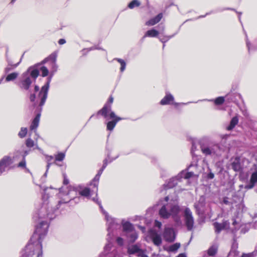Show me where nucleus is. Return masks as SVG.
Instances as JSON below:
<instances>
[{
  "label": "nucleus",
  "instance_id": "obj_1",
  "mask_svg": "<svg viewBox=\"0 0 257 257\" xmlns=\"http://www.w3.org/2000/svg\"><path fill=\"white\" fill-rule=\"evenodd\" d=\"M47 221H41L36 227L29 242L22 251V257H42V241L48 232Z\"/></svg>",
  "mask_w": 257,
  "mask_h": 257
},
{
  "label": "nucleus",
  "instance_id": "obj_2",
  "mask_svg": "<svg viewBox=\"0 0 257 257\" xmlns=\"http://www.w3.org/2000/svg\"><path fill=\"white\" fill-rule=\"evenodd\" d=\"M113 102V97L111 95L102 108L96 113V115L97 116L101 115L104 118L111 119V120L108 121L106 123V130L109 131H112L115 127L116 123L122 119V118L117 116L114 111H111Z\"/></svg>",
  "mask_w": 257,
  "mask_h": 257
},
{
  "label": "nucleus",
  "instance_id": "obj_3",
  "mask_svg": "<svg viewBox=\"0 0 257 257\" xmlns=\"http://www.w3.org/2000/svg\"><path fill=\"white\" fill-rule=\"evenodd\" d=\"M184 220L187 230L191 231L194 227V221L192 215V212L189 208H186L184 210Z\"/></svg>",
  "mask_w": 257,
  "mask_h": 257
},
{
  "label": "nucleus",
  "instance_id": "obj_4",
  "mask_svg": "<svg viewBox=\"0 0 257 257\" xmlns=\"http://www.w3.org/2000/svg\"><path fill=\"white\" fill-rule=\"evenodd\" d=\"M68 189V192H67V195H70L71 194V192L72 191H74L75 192V195H77V192H78L79 193V195H80L81 196L85 197H88L91 195V193L92 192H94V190H92V191H90V189L89 188L85 187L81 190H78V189L76 187H75L73 186L69 185L67 187Z\"/></svg>",
  "mask_w": 257,
  "mask_h": 257
},
{
  "label": "nucleus",
  "instance_id": "obj_5",
  "mask_svg": "<svg viewBox=\"0 0 257 257\" xmlns=\"http://www.w3.org/2000/svg\"><path fill=\"white\" fill-rule=\"evenodd\" d=\"M49 87V81L43 86L39 92V96L40 97V102L39 105L42 106L45 103L48 95V92Z\"/></svg>",
  "mask_w": 257,
  "mask_h": 257
},
{
  "label": "nucleus",
  "instance_id": "obj_6",
  "mask_svg": "<svg viewBox=\"0 0 257 257\" xmlns=\"http://www.w3.org/2000/svg\"><path fill=\"white\" fill-rule=\"evenodd\" d=\"M163 237L167 242H173L176 238L173 229L171 228H165L163 233Z\"/></svg>",
  "mask_w": 257,
  "mask_h": 257
},
{
  "label": "nucleus",
  "instance_id": "obj_7",
  "mask_svg": "<svg viewBox=\"0 0 257 257\" xmlns=\"http://www.w3.org/2000/svg\"><path fill=\"white\" fill-rule=\"evenodd\" d=\"M13 163L12 158L10 156H5L0 160V175L2 174L7 167Z\"/></svg>",
  "mask_w": 257,
  "mask_h": 257
},
{
  "label": "nucleus",
  "instance_id": "obj_8",
  "mask_svg": "<svg viewBox=\"0 0 257 257\" xmlns=\"http://www.w3.org/2000/svg\"><path fill=\"white\" fill-rule=\"evenodd\" d=\"M150 238L154 244L157 246L161 244L162 241L161 236L155 230H151L149 232Z\"/></svg>",
  "mask_w": 257,
  "mask_h": 257
},
{
  "label": "nucleus",
  "instance_id": "obj_9",
  "mask_svg": "<svg viewBox=\"0 0 257 257\" xmlns=\"http://www.w3.org/2000/svg\"><path fill=\"white\" fill-rule=\"evenodd\" d=\"M32 82L30 77H27L24 79L20 81L19 86L21 89L28 90L32 84Z\"/></svg>",
  "mask_w": 257,
  "mask_h": 257
},
{
  "label": "nucleus",
  "instance_id": "obj_10",
  "mask_svg": "<svg viewBox=\"0 0 257 257\" xmlns=\"http://www.w3.org/2000/svg\"><path fill=\"white\" fill-rule=\"evenodd\" d=\"M162 17V14L160 13L154 18L151 19L148 21L146 22V25L148 26H154L155 24L158 23L161 21Z\"/></svg>",
  "mask_w": 257,
  "mask_h": 257
},
{
  "label": "nucleus",
  "instance_id": "obj_11",
  "mask_svg": "<svg viewBox=\"0 0 257 257\" xmlns=\"http://www.w3.org/2000/svg\"><path fill=\"white\" fill-rule=\"evenodd\" d=\"M232 169L235 172H240L242 170V167L239 158H235L231 164Z\"/></svg>",
  "mask_w": 257,
  "mask_h": 257
},
{
  "label": "nucleus",
  "instance_id": "obj_12",
  "mask_svg": "<svg viewBox=\"0 0 257 257\" xmlns=\"http://www.w3.org/2000/svg\"><path fill=\"white\" fill-rule=\"evenodd\" d=\"M174 100V97L171 94H168L161 100L160 104L162 105L171 104Z\"/></svg>",
  "mask_w": 257,
  "mask_h": 257
},
{
  "label": "nucleus",
  "instance_id": "obj_13",
  "mask_svg": "<svg viewBox=\"0 0 257 257\" xmlns=\"http://www.w3.org/2000/svg\"><path fill=\"white\" fill-rule=\"evenodd\" d=\"M257 183V170L252 173L250 178L249 185L246 187L248 189H251L254 186L255 183Z\"/></svg>",
  "mask_w": 257,
  "mask_h": 257
},
{
  "label": "nucleus",
  "instance_id": "obj_14",
  "mask_svg": "<svg viewBox=\"0 0 257 257\" xmlns=\"http://www.w3.org/2000/svg\"><path fill=\"white\" fill-rule=\"evenodd\" d=\"M40 117V114L38 113L36 115L30 125V128L31 130H34L37 128L39 125V120Z\"/></svg>",
  "mask_w": 257,
  "mask_h": 257
},
{
  "label": "nucleus",
  "instance_id": "obj_15",
  "mask_svg": "<svg viewBox=\"0 0 257 257\" xmlns=\"http://www.w3.org/2000/svg\"><path fill=\"white\" fill-rule=\"evenodd\" d=\"M159 214L161 217L164 219H167L170 216V213L167 211L165 205H163L160 209Z\"/></svg>",
  "mask_w": 257,
  "mask_h": 257
},
{
  "label": "nucleus",
  "instance_id": "obj_16",
  "mask_svg": "<svg viewBox=\"0 0 257 257\" xmlns=\"http://www.w3.org/2000/svg\"><path fill=\"white\" fill-rule=\"evenodd\" d=\"M238 122V118L237 116H235L232 118L230 120L229 125L226 127L227 131L233 130Z\"/></svg>",
  "mask_w": 257,
  "mask_h": 257
},
{
  "label": "nucleus",
  "instance_id": "obj_17",
  "mask_svg": "<svg viewBox=\"0 0 257 257\" xmlns=\"http://www.w3.org/2000/svg\"><path fill=\"white\" fill-rule=\"evenodd\" d=\"M140 252H142V249L136 244L133 245L127 248V253L130 254H134Z\"/></svg>",
  "mask_w": 257,
  "mask_h": 257
},
{
  "label": "nucleus",
  "instance_id": "obj_18",
  "mask_svg": "<svg viewBox=\"0 0 257 257\" xmlns=\"http://www.w3.org/2000/svg\"><path fill=\"white\" fill-rule=\"evenodd\" d=\"M180 210V207L178 205H173L170 209V215L175 218L176 217Z\"/></svg>",
  "mask_w": 257,
  "mask_h": 257
},
{
  "label": "nucleus",
  "instance_id": "obj_19",
  "mask_svg": "<svg viewBox=\"0 0 257 257\" xmlns=\"http://www.w3.org/2000/svg\"><path fill=\"white\" fill-rule=\"evenodd\" d=\"M123 230L124 232H131L134 230L133 225L130 222L126 221L122 223Z\"/></svg>",
  "mask_w": 257,
  "mask_h": 257
},
{
  "label": "nucleus",
  "instance_id": "obj_20",
  "mask_svg": "<svg viewBox=\"0 0 257 257\" xmlns=\"http://www.w3.org/2000/svg\"><path fill=\"white\" fill-rule=\"evenodd\" d=\"M159 33V32L154 29H152L151 30H148L147 31L146 34H145L144 38L145 37H156L158 36Z\"/></svg>",
  "mask_w": 257,
  "mask_h": 257
},
{
  "label": "nucleus",
  "instance_id": "obj_21",
  "mask_svg": "<svg viewBox=\"0 0 257 257\" xmlns=\"http://www.w3.org/2000/svg\"><path fill=\"white\" fill-rule=\"evenodd\" d=\"M57 57V53L56 52L52 53L47 58H46L44 61L48 62L50 61L53 64H54L56 62V59Z\"/></svg>",
  "mask_w": 257,
  "mask_h": 257
},
{
  "label": "nucleus",
  "instance_id": "obj_22",
  "mask_svg": "<svg viewBox=\"0 0 257 257\" xmlns=\"http://www.w3.org/2000/svg\"><path fill=\"white\" fill-rule=\"evenodd\" d=\"M180 246L181 244L180 243L176 242L169 246L166 250L168 252H175L180 247Z\"/></svg>",
  "mask_w": 257,
  "mask_h": 257
},
{
  "label": "nucleus",
  "instance_id": "obj_23",
  "mask_svg": "<svg viewBox=\"0 0 257 257\" xmlns=\"http://www.w3.org/2000/svg\"><path fill=\"white\" fill-rule=\"evenodd\" d=\"M217 246L216 245H212L207 250V254L209 256H212L215 255L217 252Z\"/></svg>",
  "mask_w": 257,
  "mask_h": 257
},
{
  "label": "nucleus",
  "instance_id": "obj_24",
  "mask_svg": "<svg viewBox=\"0 0 257 257\" xmlns=\"http://www.w3.org/2000/svg\"><path fill=\"white\" fill-rule=\"evenodd\" d=\"M213 225L215 229V232L217 234L219 233L222 230H224V228H223L222 225L221 223L215 222L213 223Z\"/></svg>",
  "mask_w": 257,
  "mask_h": 257
},
{
  "label": "nucleus",
  "instance_id": "obj_25",
  "mask_svg": "<svg viewBox=\"0 0 257 257\" xmlns=\"http://www.w3.org/2000/svg\"><path fill=\"white\" fill-rule=\"evenodd\" d=\"M214 103L216 105H220L222 104L224 101L225 99L224 97L223 96H219L218 97H216L214 100Z\"/></svg>",
  "mask_w": 257,
  "mask_h": 257
},
{
  "label": "nucleus",
  "instance_id": "obj_26",
  "mask_svg": "<svg viewBox=\"0 0 257 257\" xmlns=\"http://www.w3.org/2000/svg\"><path fill=\"white\" fill-rule=\"evenodd\" d=\"M18 76V74L16 72L10 73L7 75L6 78V81H10L15 80Z\"/></svg>",
  "mask_w": 257,
  "mask_h": 257
},
{
  "label": "nucleus",
  "instance_id": "obj_27",
  "mask_svg": "<svg viewBox=\"0 0 257 257\" xmlns=\"http://www.w3.org/2000/svg\"><path fill=\"white\" fill-rule=\"evenodd\" d=\"M141 5V3L138 0H133L128 5V7L131 9H133L135 7H138Z\"/></svg>",
  "mask_w": 257,
  "mask_h": 257
},
{
  "label": "nucleus",
  "instance_id": "obj_28",
  "mask_svg": "<svg viewBox=\"0 0 257 257\" xmlns=\"http://www.w3.org/2000/svg\"><path fill=\"white\" fill-rule=\"evenodd\" d=\"M65 155L64 153L60 152L55 156V161H62L65 158Z\"/></svg>",
  "mask_w": 257,
  "mask_h": 257
},
{
  "label": "nucleus",
  "instance_id": "obj_29",
  "mask_svg": "<svg viewBox=\"0 0 257 257\" xmlns=\"http://www.w3.org/2000/svg\"><path fill=\"white\" fill-rule=\"evenodd\" d=\"M100 177H96V175L95 176L93 182V186L94 188V191L96 194H97L98 191V181Z\"/></svg>",
  "mask_w": 257,
  "mask_h": 257
},
{
  "label": "nucleus",
  "instance_id": "obj_30",
  "mask_svg": "<svg viewBox=\"0 0 257 257\" xmlns=\"http://www.w3.org/2000/svg\"><path fill=\"white\" fill-rule=\"evenodd\" d=\"M116 60L118 62H119L121 65V67L120 68V71L123 72L124 70V69H125V66H126V63H125V61L123 60L120 59V58H116Z\"/></svg>",
  "mask_w": 257,
  "mask_h": 257
},
{
  "label": "nucleus",
  "instance_id": "obj_31",
  "mask_svg": "<svg viewBox=\"0 0 257 257\" xmlns=\"http://www.w3.org/2000/svg\"><path fill=\"white\" fill-rule=\"evenodd\" d=\"M25 144L28 148H32L35 146L34 141L31 138H28L26 140Z\"/></svg>",
  "mask_w": 257,
  "mask_h": 257
},
{
  "label": "nucleus",
  "instance_id": "obj_32",
  "mask_svg": "<svg viewBox=\"0 0 257 257\" xmlns=\"http://www.w3.org/2000/svg\"><path fill=\"white\" fill-rule=\"evenodd\" d=\"M40 70L41 71V75L42 77H46L48 75L49 70L46 66H43L41 67Z\"/></svg>",
  "mask_w": 257,
  "mask_h": 257
},
{
  "label": "nucleus",
  "instance_id": "obj_33",
  "mask_svg": "<svg viewBox=\"0 0 257 257\" xmlns=\"http://www.w3.org/2000/svg\"><path fill=\"white\" fill-rule=\"evenodd\" d=\"M27 134V128L26 127H22L21 131L19 133V136L21 138H23L26 136Z\"/></svg>",
  "mask_w": 257,
  "mask_h": 257
},
{
  "label": "nucleus",
  "instance_id": "obj_34",
  "mask_svg": "<svg viewBox=\"0 0 257 257\" xmlns=\"http://www.w3.org/2000/svg\"><path fill=\"white\" fill-rule=\"evenodd\" d=\"M201 150L202 152L206 156L211 154V150L208 147H201Z\"/></svg>",
  "mask_w": 257,
  "mask_h": 257
},
{
  "label": "nucleus",
  "instance_id": "obj_35",
  "mask_svg": "<svg viewBox=\"0 0 257 257\" xmlns=\"http://www.w3.org/2000/svg\"><path fill=\"white\" fill-rule=\"evenodd\" d=\"M19 168L25 169L26 168V161L25 159V156L23 157V159L17 165Z\"/></svg>",
  "mask_w": 257,
  "mask_h": 257
},
{
  "label": "nucleus",
  "instance_id": "obj_36",
  "mask_svg": "<svg viewBox=\"0 0 257 257\" xmlns=\"http://www.w3.org/2000/svg\"><path fill=\"white\" fill-rule=\"evenodd\" d=\"M39 75V71L37 69H33L31 72V76H32V77H33L35 79L38 77Z\"/></svg>",
  "mask_w": 257,
  "mask_h": 257
},
{
  "label": "nucleus",
  "instance_id": "obj_37",
  "mask_svg": "<svg viewBox=\"0 0 257 257\" xmlns=\"http://www.w3.org/2000/svg\"><path fill=\"white\" fill-rule=\"evenodd\" d=\"M222 227L224 229H228L230 226V223L228 220H223L222 223Z\"/></svg>",
  "mask_w": 257,
  "mask_h": 257
},
{
  "label": "nucleus",
  "instance_id": "obj_38",
  "mask_svg": "<svg viewBox=\"0 0 257 257\" xmlns=\"http://www.w3.org/2000/svg\"><path fill=\"white\" fill-rule=\"evenodd\" d=\"M62 176L63 177V184L64 185H68L69 183V180L68 179L66 173H63Z\"/></svg>",
  "mask_w": 257,
  "mask_h": 257
},
{
  "label": "nucleus",
  "instance_id": "obj_39",
  "mask_svg": "<svg viewBox=\"0 0 257 257\" xmlns=\"http://www.w3.org/2000/svg\"><path fill=\"white\" fill-rule=\"evenodd\" d=\"M138 238V234L136 232L133 233L130 235L131 241L134 242Z\"/></svg>",
  "mask_w": 257,
  "mask_h": 257
},
{
  "label": "nucleus",
  "instance_id": "obj_40",
  "mask_svg": "<svg viewBox=\"0 0 257 257\" xmlns=\"http://www.w3.org/2000/svg\"><path fill=\"white\" fill-rule=\"evenodd\" d=\"M194 176V173L192 172H188L186 173L184 176V178L186 179H188Z\"/></svg>",
  "mask_w": 257,
  "mask_h": 257
},
{
  "label": "nucleus",
  "instance_id": "obj_41",
  "mask_svg": "<svg viewBox=\"0 0 257 257\" xmlns=\"http://www.w3.org/2000/svg\"><path fill=\"white\" fill-rule=\"evenodd\" d=\"M116 242L117 244L120 246L122 245L123 244V239L120 237H118L116 238Z\"/></svg>",
  "mask_w": 257,
  "mask_h": 257
},
{
  "label": "nucleus",
  "instance_id": "obj_42",
  "mask_svg": "<svg viewBox=\"0 0 257 257\" xmlns=\"http://www.w3.org/2000/svg\"><path fill=\"white\" fill-rule=\"evenodd\" d=\"M240 257H254L253 252L245 253H243Z\"/></svg>",
  "mask_w": 257,
  "mask_h": 257
},
{
  "label": "nucleus",
  "instance_id": "obj_43",
  "mask_svg": "<svg viewBox=\"0 0 257 257\" xmlns=\"http://www.w3.org/2000/svg\"><path fill=\"white\" fill-rule=\"evenodd\" d=\"M71 200V198H68L67 199H66L65 200H60L58 202V205H61V204H63V203H68Z\"/></svg>",
  "mask_w": 257,
  "mask_h": 257
},
{
  "label": "nucleus",
  "instance_id": "obj_44",
  "mask_svg": "<svg viewBox=\"0 0 257 257\" xmlns=\"http://www.w3.org/2000/svg\"><path fill=\"white\" fill-rule=\"evenodd\" d=\"M36 99L35 94H31L30 95V100L31 102H34Z\"/></svg>",
  "mask_w": 257,
  "mask_h": 257
},
{
  "label": "nucleus",
  "instance_id": "obj_45",
  "mask_svg": "<svg viewBox=\"0 0 257 257\" xmlns=\"http://www.w3.org/2000/svg\"><path fill=\"white\" fill-rule=\"evenodd\" d=\"M155 224L156 226L159 228H161V227L162 226V223L157 220H155Z\"/></svg>",
  "mask_w": 257,
  "mask_h": 257
},
{
  "label": "nucleus",
  "instance_id": "obj_46",
  "mask_svg": "<svg viewBox=\"0 0 257 257\" xmlns=\"http://www.w3.org/2000/svg\"><path fill=\"white\" fill-rule=\"evenodd\" d=\"M214 175L212 172H210L207 175V178L208 179H212L214 178Z\"/></svg>",
  "mask_w": 257,
  "mask_h": 257
},
{
  "label": "nucleus",
  "instance_id": "obj_47",
  "mask_svg": "<svg viewBox=\"0 0 257 257\" xmlns=\"http://www.w3.org/2000/svg\"><path fill=\"white\" fill-rule=\"evenodd\" d=\"M107 162H108V161L107 159H105L103 160V164L102 168L104 169L106 168V167L107 165Z\"/></svg>",
  "mask_w": 257,
  "mask_h": 257
},
{
  "label": "nucleus",
  "instance_id": "obj_48",
  "mask_svg": "<svg viewBox=\"0 0 257 257\" xmlns=\"http://www.w3.org/2000/svg\"><path fill=\"white\" fill-rule=\"evenodd\" d=\"M65 43H66V41L64 39H60L58 41V43L59 45H63V44H64Z\"/></svg>",
  "mask_w": 257,
  "mask_h": 257
},
{
  "label": "nucleus",
  "instance_id": "obj_49",
  "mask_svg": "<svg viewBox=\"0 0 257 257\" xmlns=\"http://www.w3.org/2000/svg\"><path fill=\"white\" fill-rule=\"evenodd\" d=\"M104 169L101 168L99 171H98V173L96 174V177H100Z\"/></svg>",
  "mask_w": 257,
  "mask_h": 257
},
{
  "label": "nucleus",
  "instance_id": "obj_50",
  "mask_svg": "<svg viewBox=\"0 0 257 257\" xmlns=\"http://www.w3.org/2000/svg\"><path fill=\"white\" fill-rule=\"evenodd\" d=\"M174 186H175V185L173 184V185H172L171 184V183L169 182L167 185H166L165 186V188L166 189L171 188L173 187Z\"/></svg>",
  "mask_w": 257,
  "mask_h": 257
},
{
  "label": "nucleus",
  "instance_id": "obj_51",
  "mask_svg": "<svg viewBox=\"0 0 257 257\" xmlns=\"http://www.w3.org/2000/svg\"><path fill=\"white\" fill-rule=\"evenodd\" d=\"M177 257H187L185 253H180L178 254Z\"/></svg>",
  "mask_w": 257,
  "mask_h": 257
},
{
  "label": "nucleus",
  "instance_id": "obj_52",
  "mask_svg": "<svg viewBox=\"0 0 257 257\" xmlns=\"http://www.w3.org/2000/svg\"><path fill=\"white\" fill-rule=\"evenodd\" d=\"M34 90H35V92H37V91H39V86H37V85H35V88H34Z\"/></svg>",
  "mask_w": 257,
  "mask_h": 257
},
{
  "label": "nucleus",
  "instance_id": "obj_53",
  "mask_svg": "<svg viewBox=\"0 0 257 257\" xmlns=\"http://www.w3.org/2000/svg\"><path fill=\"white\" fill-rule=\"evenodd\" d=\"M223 203L225 204H228L229 203V202L226 199L223 200Z\"/></svg>",
  "mask_w": 257,
  "mask_h": 257
},
{
  "label": "nucleus",
  "instance_id": "obj_54",
  "mask_svg": "<svg viewBox=\"0 0 257 257\" xmlns=\"http://www.w3.org/2000/svg\"><path fill=\"white\" fill-rule=\"evenodd\" d=\"M236 223H237V222H236V220L234 219V220H233V221L232 222V225H235L236 224Z\"/></svg>",
  "mask_w": 257,
  "mask_h": 257
},
{
  "label": "nucleus",
  "instance_id": "obj_55",
  "mask_svg": "<svg viewBox=\"0 0 257 257\" xmlns=\"http://www.w3.org/2000/svg\"><path fill=\"white\" fill-rule=\"evenodd\" d=\"M165 201H168L169 200V197L168 196L166 197L165 198Z\"/></svg>",
  "mask_w": 257,
  "mask_h": 257
},
{
  "label": "nucleus",
  "instance_id": "obj_56",
  "mask_svg": "<svg viewBox=\"0 0 257 257\" xmlns=\"http://www.w3.org/2000/svg\"><path fill=\"white\" fill-rule=\"evenodd\" d=\"M49 157L50 158V160H52L53 158V157L52 156H50Z\"/></svg>",
  "mask_w": 257,
  "mask_h": 257
},
{
  "label": "nucleus",
  "instance_id": "obj_57",
  "mask_svg": "<svg viewBox=\"0 0 257 257\" xmlns=\"http://www.w3.org/2000/svg\"><path fill=\"white\" fill-rule=\"evenodd\" d=\"M142 257H148V256L147 255H143L142 256Z\"/></svg>",
  "mask_w": 257,
  "mask_h": 257
},
{
  "label": "nucleus",
  "instance_id": "obj_58",
  "mask_svg": "<svg viewBox=\"0 0 257 257\" xmlns=\"http://www.w3.org/2000/svg\"><path fill=\"white\" fill-rule=\"evenodd\" d=\"M15 0H12V3H13Z\"/></svg>",
  "mask_w": 257,
  "mask_h": 257
}]
</instances>
